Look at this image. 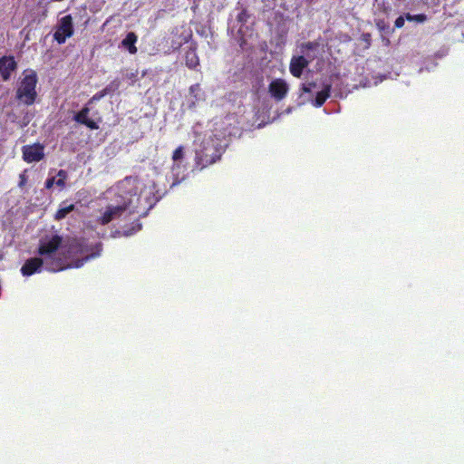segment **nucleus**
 Returning a JSON list of instances; mask_svg holds the SVG:
<instances>
[{"label":"nucleus","instance_id":"7ed1b4c3","mask_svg":"<svg viewBox=\"0 0 464 464\" xmlns=\"http://www.w3.org/2000/svg\"><path fill=\"white\" fill-rule=\"evenodd\" d=\"M225 147L218 138H209L201 143V148L196 151V167L203 169L220 160Z\"/></svg>","mask_w":464,"mask_h":464},{"label":"nucleus","instance_id":"a878e982","mask_svg":"<svg viewBox=\"0 0 464 464\" xmlns=\"http://www.w3.org/2000/svg\"><path fill=\"white\" fill-rule=\"evenodd\" d=\"M27 182V176H26V170L23 171L20 175H19V182H18V186L20 188H23L24 187V185L26 184Z\"/></svg>","mask_w":464,"mask_h":464},{"label":"nucleus","instance_id":"f3484780","mask_svg":"<svg viewBox=\"0 0 464 464\" xmlns=\"http://www.w3.org/2000/svg\"><path fill=\"white\" fill-rule=\"evenodd\" d=\"M75 208L74 204H70L65 206V202H63L60 205V208L57 209V211L54 214V219L55 220H62L66 218V216L73 211Z\"/></svg>","mask_w":464,"mask_h":464},{"label":"nucleus","instance_id":"1a4fd4ad","mask_svg":"<svg viewBox=\"0 0 464 464\" xmlns=\"http://www.w3.org/2000/svg\"><path fill=\"white\" fill-rule=\"evenodd\" d=\"M17 68V63L12 55L0 58V75L4 81H8L12 72Z\"/></svg>","mask_w":464,"mask_h":464},{"label":"nucleus","instance_id":"dca6fc26","mask_svg":"<svg viewBox=\"0 0 464 464\" xmlns=\"http://www.w3.org/2000/svg\"><path fill=\"white\" fill-rule=\"evenodd\" d=\"M177 34H173L172 36V47L174 49L179 48L184 44L188 43V40L192 37V31H184L181 34L179 35L177 40H175Z\"/></svg>","mask_w":464,"mask_h":464},{"label":"nucleus","instance_id":"f257e3e1","mask_svg":"<svg viewBox=\"0 0 464 464\" xmlns=\"http://www.w3.org/2000/svg\"><path fill=\"white\" fill-rule=\"evenodd\" d=\"M62 244L63 237L57 234L50 237H45L39 242L37 253L45 262V269L49 272L55 273L72 267L79 268L82 266L86 261L99 255V253L87 255L83 258L76 259L73 261V264H66V258L62 257L63 252L59 251Z\"/></svg>","mask_w":464,"mask_h":464},{"label":"nucleus","instance_id":"0eeeda50","mask_svg":"<svg viewBox=\"0 0 464 464\" xmlns=\"http://www.w3.org/2000/svg\"><path fill=\"white\" fill-rule=\"evenodd\" d=\"M289 91L288 84L284 79L273 80L268 85V92L276 101H282Z\"/></svg>","mask_w":464,"mask_h":464},{"label":"nucleus","instance_id":"6ab92c4d","mask_svg":"<svg viewBox=\"0 0 464 464\" xmlns=\"http://www.w3.org/2000/svg\"><path fill=\"white\" fill-rule=\"evenodd\" d=\"M57 176L59 177V179L56 180V186L63 188L65 187V181L68 178L66 170L60 169L57 173Z\"/></svg>","mask_w":464,"mask_h":464},{"label":"nucleus","instance_id":"4be33fe9","mask_svg":"<svg viewBox=\"0 0 464 464\" xmlns=\"http://www.w3.org/2000/svg\"><path fill=\"white\" fill-rule=\"evenodd\" d=\"M184 157V148L183 146H179L174 151H173V154H172V160L174 161H178V160H182Z\"/></svg>","mask_w":464,"mask_h":464},{"label":"nucleus","instance_id":"f03ea898","mask_svg":"<svg viewBox=\"0 0 464 464\" xmlns=\"http://www.w3.org/2000/svg\"><path fill=\"white\" fill-rule=\"evenodd\" d=\"M118 198L117 204L109 205L103 214L98 218V222L102 225H107L113 219L119 218L124 213H138V208L140 197L136 192L121 191Z\"/></svg>","mask_w":464,"mask_h":464},{"label":"nucleus","instance_id":"b1692460","mask_svg":"<svg viewBox=\"0 0 464 464\" xmlns=\"http://www.w3.org/2000/svg\"><path fill=\"white\" fill-rule=\"evenodd\" d=\"M106 95L103 93L102 91H100L98 92H96L89 101H88V105H91L92 103H94L95 102H98L100 101L101 99H102L103 97H105Z\"/></svg>","mask_w":464,"mask_h":464},{"label":"nucleus","instance_id":"5701e85b","mask_svg":"<svg viewBox=\"0 0 464 464\" xmlns=\"http://www.w3.org/2000/svg\"><path fill=\"white\" fill-rule=\"evenodd\" d=\"M198 92H200L199 83H195L189 87V92L194 95L195 102H198L200 100V98L198 97Z\"/></svg>","mask_w":464,"mask_h":464},{"label":"nucleus","instance_id":"4468645a","mask_svg":"<svg viewBox=\"0 0 464 464\" xmlns=\"http://www.w3.org/2000/svg\"><path fill=\"white\" fill-rule=\"evenodd\" d=\"M405 19H407L410 22H415V23H422L426 20V15L424 14H407L404 16H400L395 21V26L398 28H401L404 25Z\"/></svg>","mask_w":464,"mask_h":464},{"label":"nucleus","instance_id":"393cba45","mask_svg":"<svg viewBox=\"0 0 464 464\" xmlns=\"http://www.w3.org/2000/svg\"><path fill=\"white\" fill-rule=\"evenodd\" d=\"M314 87H315V83L314 82H309L307 84L303 83L301 85L300 90H301V92L303 93H310L312 92V88H314Z\"/></svg>","mask_w":464,"mask_h":464},{"label":"nucleus","instance_id":"f8f14e48","mask_svg":"<svg viewBox=\"0 0 464 464\" xmlns=\"http://www.w3.org/2000/svg\"><path fill=\"white\" fill-rule=\"evenodd\" d=\"M185 63L189 69H196L199 65V59L196 53V44L191 43L185 53Z\"/></svg>","mask_w":464,"mask_h":464},{"label":"nucleus","instance_id":"a211bd4d","mask_svg":"<svg viewBox=\"0 0 464 464\" xmlns=\"http://www.w3.org/2000/svg\"><path fill=\"white\" fill-rule=\"evenodd\" d=\"M74 31H55L54 39L58 44H63L65 40L72 36Z\"/></svg>","mask_w":464,"mask_h":464},{"label":"nucleus","instance_id":"2eb2a0df","mask_svg":"<svg viewBox=\"0 0 464 464\" xmlns=\"http://www.w3.org/2000/svg\"><path fill=\"white\" fill-rule=\"evenodd\" d=\"M330 92L331 85L327 84L321 92H317L315 99L314 101V105L317 108L322 107L324 103L326 102V100L330 97Z\"/></svg>","mask_w":464,"mask_h":464},{"label":"nucleus","instance_id":"bb28decb","mask_svg":"<svg viewBox=\"0 0 464 464\" xmlns=\"http://www.w3.org/2000/svg\"><path fill=\"white\" fill-rule=\"evenodd\" d=\"M54 184L56 185V179L54 177H51L45 180L44 187L45 188L50 189Z\"/></svg>","mask_w":464,"mask_h":464},{"label":"nucleus","instance_id":"412c9836","mask_svg":"<svg viewBox=\"0 0 464 464\" xmlns=\"http://www.w3.org/2000/svg\"><path fill=\"white\" fill-rule=\"evenodd\" d=\"M120 86V82L117 81L111 82L110 84H108L105 88H103L102 91L105 95L113 93L115 91L118 90Z\"/></svg>","mask_w":464,"mask_h":464},{"label":"nucleus","instance_id":"ddd939ff","mask_svg":"<svg viewBox=\"0 0 464 464\" xmlns=\"http://www.w3.org/2000/svg\"><path fill=\"white\" fill-rule=\"evenodd\" d=\"M137 41L138 36L133 32H130L121 41V46L127 50L130 53L135 54L138 51L136 47Z\"/></svg>","mask_w":464,"mask_h":464},{"label":"nucleus","instance_id":"9d476101","mask_svg":"<svg viewBox=\"0 0 464 464\" xmlns=\"http://www.w3.org/2000/svg\"><path fill=\"white\" fill-rule=\"evenodd\" d=\"M90 111L91 109L87 103L80 111H78L73 116V120L80 124L85 125L90 130H98L99 125L97 124V122H95L93 120L89 119L88 117Z\"/></svg>","mask_w":464,"mask_h":464},{"label":"nucleus","instance_id":"c85d7f7f","mask_svg":"<svg viewBox=\"0 0 464 464\" xmlns=\"http://www.w3.org/2000/svg\"><path fill=\"white\" fill-rule=\"evenodd\" d=\"M141 228V224L137 222L136 223V227H133V231L136 232V231H139L140 229Z\"/></svg>","mask_w":464,"mask_h":464},{"label":"nucleus","instance_id":"aec40b11","mask_svg":"<svg viewBox=\"0 0 464 464\" xmlns=\"http://www.w3.org/2000/svg\"><path fill=\"white\" fill-rule=\"evenodd\" d=\"M59 29H72V19L71 15H64L61 18Z\"/></svg>","mask_w":464,"mask_h":464},{"label":"nucleus","instance_id":"6e6552de","mask_svg":"<svg viewBox=\"0 0 464 464\" xmlns=\"http://www.w3.org/2000/svg\"><path fill=\"white\" fill-rule=\"evenodd\" d=\"M44 266H45V262L41 257H31L21 267V273L24 276H30L41 272Z\"/></svg>","mask_w":464,"mask_h":464},{"label":"nucleus","instance_id":"20e7f679","mask_svg":"<svg viewBox=\"0 0 464 464\" xmlns=\"http://www.w3.org/2000/svg\"><path fill=\"white\" fill-rule=\"evenodd\" d=\"M38 82V76L35 71L26 69L23 72V77L17 84L15 92L16 100L26 105H33L37 98L36 85Z\"/></svg>","mask_w":464,"mask_h":464},{"label":"nucleus","instance_id":"c756f323","mask_svg":"<svg viewBox=\"0 0 464 464\" xmlns=\"http://www.w3.org/2000/svg\"><path fill=\"white\" fill-rule=\"evenodd\" d=\"M179 34V31H176V34ZM173 34H174L172 33V35H173ZM176 37L178 38V37H179V35H177Z\"/></svg>","mask_w":464,"mask_h":464},{"label":"nucleus","instance_id":"9b49d317","mask_svg":"<svg viewBox=\"0 0 464 464\" xmlns=\"http://www.w3.org/2000/svg\"><path fill=\"white\" fill-rule=\"evenodd\" d=\"M308 63H309L304 56H303V55L294 56L291 59L290 65H289V70H290L291 74L295 77L299 78L302 75L304 68L307 67Z\"/></svg>","mask_w":464,"mask_h":464},{"label":"nucleus","instance_id":"39448f33","mask_svg":"<svg viewBox=\"0 0 464 464\" xmlns=\"http://www.w3.org/2000/svg\"><path fill=\"white\" fill-rule=\"evenodd\" d=\"M23 160L27 163L38 162L44 158V146L39 142L22 147Z\"/></svg>","mask_w":464,"mask_h":464},{"label":"nucleus","instance_id":"cd10ccee","mask_svg":"<svg viewBox=\"0 0 464 464\" xmlns=\"http://www.w3.org/2000/svg\"><path fill=\"white\" fill-rule=\"evenodd\" d=\"M361 39L365 43V48H368L370 46V43H371V34L370 33L362 34Z\"/></svg>","mask_w":464,"mask_h":464},{"label":"nucleus","instance_id":"423d86ee","mask_svg":"<svg viewBox=\"0 0 464 464\" xmlns=\"http://www.w3.org/2000/svg\"><path fill=\"white\" fill-rule=\"evenodd\" d=\"M87 252V247L84 245L83 239L72 238L68 241L65 246V251L63 252L62 257L66 258V264L68 263V259L72 258L78 255H82Z\"/></svg>","mask_w":464,"mask_h":464}]
</instances>
